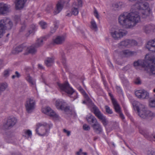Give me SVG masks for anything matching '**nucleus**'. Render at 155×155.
I'll use <instances>...</instances> for the list:
<instances>
[{"label":"nucleus","instance_id":"17","mask_svg":"<svg viewBox=\"0 0 155 155\" xmlns=\"http://www.w3.org/2000/svg\"><path fill=\"white\" fill-rule=\"evenodd\" d=\"M94 131L97 134H100L102 132V129L101 125L99 123L97 120L91 125Z\"/></svg>","mask_w":155,"mask_h":155},{"label":"nucleus","instance_id":"2","mask_svg":"<svg viewBox=\"0 0 155 155\" xmlns=\"http://www.w3.org/2000/svg\"><path fill=\"white\" fill-rule=\"evenodd\" d=\"M147 0L139 1L138 3H136L133 6L134 9L133 12H137L139 15V13L142 14L143 17L145 18L150 14V10L148 9L149 6V4L145 2Z\"/></svg>","mask_w":155,"mask_h":155},{"label":"nucleus","instance_id":"14","mask_svg":"<svg viewBox=\"0 0 155 155\" xmlns=\"http://www.w3.org/2000/svg\"><path fill=\"white\" fill-rule=\"evenodd\" d=\"M68 97L71 98V101H73L78 97L77 93L73 88L70 87L68 84Z\"/></svg>","mask_w":155,"mask_h":155},{"label":"nucleus","instance_id":"54","mask_svg":"<svg viewBox=\"0 0 155 155\" xmlns=\"http://www.w3.org/2000/svg\"><path fill=\"white\" fill-rule=\"evenodd\" d=\"M119 114V116L122 119V120L124 121V120L125 119V117L123 115V114H122V113L121 112V111L120 112L118 113Z\"/></svg>","mask_w":155,"mask_h":155},{"label":"nucleus","instance_id":"60","mask_svg":"<svg viewBox=\"0 0 155 155\" xmlns=\"http://www.w3.org/2000/svg\"><path fill=\"white\" fill-rule=\"evenodd\" d=\"M15 74L16 77L17 78H19L20 77V75L18 71H16L15 72Z\"/></svg>","mask_w":155,"mask_h":155},{"label":"nucleus","instance_id":"56","mask_svg":"<svg viewBox=\"0 0 155 155\" xmlns=\"http://www.w3.org/2000/svg\"><path fill=\"white\" fill-rule=\"evenodd\" d=\"M82 150L81 149H80L76 153V155H81L82 153Z\"/></svg>","mask_w":155,"mask_h":155},{"label":"nucleus","instance_id":"50","mask_svg":"<svg viewBox=\"0 0 155 155\" xmlns=\"http://www.w3.org/2000/svg\"><path fill=\"white\" fill-rule=\"evenodd\" d=\"M78 3H77V5L78 7H82V0H77Z\"/></svg>","mask_w":155,"mask_h":155},{"label":"nucleus","instance_id":"30","mask_svg":"<svg viewBox=\"0 0 155 155\" xmlns=\"http://www.w3.org/2000/svg\"><path fill=\"white\" fill-rule=\"evenodd\" d=\"M143 30L146 33H149L151 30L153 29V27L150 25H146L143 27Z\"/></svg>","mask_w":155,"mask_h":155},{"label":"nucleus","instance_id":"51","mask_svg":"<svg viewBox=\"0 0 155 155\" xmlns=\"http://www.w3.org/2000/svg\"><path fill=\"white\" fill-rule=\"evenodd\" d=\"M78 31L82 34V35L84 38H86V37L85 35V33L84 31L81 29L79 28L78 29Z\"/></svg>","mask_w":155,"mask_h":155},{"label":"nucleus","instance_id":"13","mask_svg":"<svg viewBox=\"0 0 155 155\" xmlns=\"http://www.w3.org/2000/svg\"><path fill=\"white\" fill-rule=\"evenodd\" d=\"M67 3L64 0L59 1L57 4L56 9L54 12V14L55 15L59 13L61 11L65 4Z\"/></svg>","mask_w":155,"mask_h":155},{"label":"nucleus","instance_id":"40","mask_svg":"<svg viewBox=\"0 0 155 155\" xmlns=\"http://www.w3.org/2000/svg\"><path fill=\"white\" fill-rule=\"evenodd\" d=\"M23 131L24 134L23 135L24 136L26 137V135H27L28 137H30L32 135L31 132L30 130H25Z\"/></svg>","mask_w":155,"mask_h":155},{"label":"nucleus","instance_id":"28","mask_svg":"<svg viewBox=\"0 0 155 155\" xmlns=\"http://www.w3.org/2000/svg\"><path fill=\"white\" fill-rule=\"evenodd\" d=\"M92 104V111L94 113L95 116L97 117L102 113L96 105H94L93 104Z\"/></svg>","mask_w":155,"mask_h":155},{"label":"nucleus","instance_id":"37","mask_svg":"<svg viewBox=\"0 0 155 155\" xmlns=\"http://www.w3.org/2000/svg\"><path fill=\"white\" fill-rule=\"evenodd\" d=\"M66 62L67 59L65 58V55H63L62 56V63L66 71H67V66L66 64Z\"/></svg>","mask_w":155,"mask_h":155},{"label":"nucleus","instance_id":"11","mask_svg":"<svg viewBox=\"0 0 155 155\" xmlns=\"http://www.w3.org/2000/svg\"><path fill=\"white\" fill-rule=\"evenodd\" d=\"M0 22L2 24L3 26L6 29H10L13 27V24L12 21L8 18H5L0 20Z\"/></svg>","mask_w":155,"mask_h":155},{"label":"nucleus","instance_id":"26","mask_svg":"<svg viewBox=\"0 0 155 155\" xmlns=\"http://www.w3.org/2000/svg\"><path fill=\"white\" fill-rule=\"evenodd\" d=\"M97 117L101 122L104 127H106L108 124V121L106 118V117L103 114H102Z\"/></svg>","mask_w":155,"mask_h":155},{"label":"nucleus","instance_id":"1","mask_svg":"<svg viewBox=\"0 0 155 155\" xmlns=\"http://www.w3.org/2000/svg\"><path fill=\"white\" fill-rule=\"evenodd\" d=\"M118 21L123 28H132L140 21V17L137 12H132L129 13H124L118 17Z\"/></svg>","mask_w":155,"mask_h":155},{"label":"nucleus","instance_id":"49","mask_svg":"<svg viewBox=\"0 0 155 155\" xmlns=\"http://www.w3.org/2000/svg\"><path fill=\"white\" fill-rule=\"evenodd\" d=\"M83 127L84 130L88 131L90 130V127L86 124L83 125Z\"/></svg>","mask_w":155,"mask_h":155},{"label":"nucleus","instance_id":"46","mask_svg":"<svg viewBox=\"0 0 155 155\" xmlns=\"http://www.w3.org/2000/svg\"><path fill=\"white\" fill-rule=\"evenodd\" d=\"M106 112L109 114H112L113 112L112 110L110 109V107L107 105H106L105 107Z\"/></svg>","mask_w":155,"mask_h":155},{"label":"nucleus","instance_id":"55","mask_svg":"<svg viewBox=\"0 0 155 155\" xmlns=\"http://www.w3.org/2000/svg\"><path fill=\"white\" fill-rule=\"evenodd\" d=\"M94 15L97 18H99V15L96 9L94 11Z\"/></svg>","mask_w":155,"mask_h":155},{"label":"nucleus","instance_id":"57","mask_svg":"<svg viewBox=\"0 0 155 155\" xmlns=\"http://www.w3.org/2000/svg\"><path fill=\"white\" fill-rule=\"evenodd\" d=\"M33 34L32 31H31V30H29L28 31V32H27L26 33V34H25V36L26 37H28L29 36V35H30V34Z\"/></svg>","mask_w":155,"mask_h":155},{"label":"nucleus","instance_id":"29","mask_svg":"<svg viewBox=\"0 0 155 155\" xmlns=\"http://www.w3.org/2000/svg\"><path fill=\"white\" fill-rule=\"evenodd\" d=\"M112 102L116 112L118 113L121 111V109L119 104L114 99H112Z\"/></svg>","mask_w":155,"mask_h":155},{"label":"nucleus","instance_id":"31","mask_svg":"<svg viewBox=\"0 0 155 155\" xmlns=\"http://www.w3.org/2000/svg\"><path fill=\"white\" fill-rule=\"evenodd\" d=\"M54 59L53 58H48L45 61V63L47 67L51 66L53 63Z\"/></svg>","mask_w":155,"mask_h":155},{"label":"nucleus","instance_id":"32","mask_svg":"<svg viewBox=\"0 0 155 155\" xmlns=\"http://www.w3.org/2000/svg\"><path fill=\"white\" fill-rule=\"evenodd\" d=\"M26 79L31 86H34L35 84V80L31 77L29 75H27L26 77Z\"/></svg>","mask_w":155,"mask_h":155},{"label":"nucleus","instance_id":"39","mask_svg":"<svg viewBox=\"0 0 155 155\" xmlns=\"http://www.w3.org/2000/svg\"><path fill=\"white\" fill-rule=\"evenodd\" d=\"M11 71L9 69L5 70L3 73V76L4 77L6 78L8 77L10 74V72Z\"/></svg>","mask_w":155,"mask_h":155},{"label":"nucleus","instance_id":"58","mask_svg":"<svg viewBox=\"0 0 155 155\" xmlns=\"http://www.w3.org/2000/svg\"><path fill=\"white\" fill-rule=\"evenodd\" d=\"M130 68V65H127V66H125V67H124L123 70V71H127V70H128Z\"/></svg>","mask_w":155,"mask_h":155},{"label":"nucleus","instance_id":"52","mask_svg":"<svg viewBox=\"0 0 155 155\" xmlns=\"http://www.w3.org/2000/svg\"><path fill=\"white\" fill-rule=\"evenodd\" d=\"M14 20L17 23L20 20V16L19 15H15L14 17Z\"/></svg>","mask_w":155,"mask_h":155},{"label":"nucleus","instance_id":"25","mask_svg":"<svg viewBox=\"0 0 155 155\" xmlns=\"http://www.w3.org/2000/svg\"><path fill=\"white\" fill-rule=\"evenodd\" d=\"M131 42L133 43L134 45H136L137 42L136 41L134 40H126L121 42L119 45L120 46L126 47L130 44Z\"/></svg>","mask_w":155,"mask_h":155},{"label":"nucleus","instance_id":"9","mask_svg":"<svg viewBox=\"0 0 155 155\" xmlns=\"http://www.w3.org/2000/svg\"><path fill=\"white\" fill-rule=\"evenodd\" d=\"M55 105L57 109L66 112L68 110L67 103L62 99H58L56 101Z\"/></svg>","mask_w":155,"mask_h":155},{"label":"nucleus","instance_id":"8","mask_svg":"<svg viewBox=\"0 0 155 155\" xmlns=\"http://www.w3.org/2000/svg\"><path fill=\"white\" fill-rule=\"evenodd\" d=\"M35 104V101L33 98L27 99L25 106L27 111L28 113H31L34 109Z\"/></svg>","mask_w":155,"mask_h":155},{"label":"nucleus","instance_id":"36","mask_svg":"<svg viewBox=\"0 0 155 155\" xmlns=\"http://www.w3.org/2000/svg\"><path fill=\"white\" fill-rule=\"evenodd\" d=\"M6 29L3 26L2 24L0 22V37L1 38L5 33V30Z\"/></svg>","mask_w":155,"mask_h":155},{"label":"nucleus","instance_id":"64","mask_svg":"<svg viewBox=\"0 0 155 155\" xmlns=\"http://www.w3.org/2000/svg\"><path fill=\"white\" fill-rule=\"evenodd\" d=\"M63 131L64 132L67 134V135H68V130L65 129H64L63 130Z\"/></svg>","mask_w":155,"mask_h":155},{"label":"nucleus","instance_id":"20","mask_svg":"<svg viewBox=\"0 0 155 155\" xmlns=\"http://www.w3.org/2000/svg\"><path fill=\"white\" fill-rule=\"evenodd\" d=\"M146 47L150 51L155 52V39L149 41Z\"/></svg>","mask_w":155,"mask_h":155},{"label":"nucleus","instance_id":"47","mask_svg":"<svg viewBox=\"0 0 155 155\" xmlns=\"http://www.w3.org/2000/svg\"><path fill=\"white\" fill-rule=\"evenodd\" d=\"M149 106L150 107H155V99H151L149 100Z\"/></svg>","mask_w":155,"mask_h":155},{"label":"nucleus","instance_id":"41","mask_svg":"<svg viewBox=\"0 0 155 155\" xmlns=\"http://www.w3.org/2000/svg\"><path fill=\"white\" fill-rule=\"evenodd\" d=\"M39 24L42 29H45L47 27V24L46 23L43 21H40Z\"/></svg>","mask_w":155,"mask_h":155},{"label":"nucleus","instance_id":"16","mask_svg":"<svg viewBox=\"0 0 155 155\" xmlns=\"http://www.w3.org/2000/svg\"><path fill=\"white\" fill-rule=\"evenodd\" d=\"M10 7L9 5L3 3H0V14H5L8 12Z\"/></svg>","mask_w":155,"mask_h":155},{"label":"nucleus","instance_id":"62","mask_svg":"<svg viewBox=\"0 0 155 155\" xmlns=\"http://www.w3.org/2000/svg\"><path fill=\"white\" fill-rule=\"evenodd\" d=\"M74 48V46L71 45H70L69 47H68V50H71Z\"/></svg>","mask_w":155,"mask_h":155},{"label":"nucleus","instance_id":"12","mask_svg":"<svg viewBox=\"0 0 155 155\" xmlns=\"http://www.w3.org/2000/svg\"><path fill=\"white\" fill-rule=\"evenodd\" d=\"M42 111L43 113L50 117L56 118L58 117V115L49 107H47L42 108Z\"/></svg>","mask_w":155,"mask_h":155},{"label":"nucleus","instance_id":"43","mask_svg":"<svg viewBox=\"0 0 155 155\" xmlns=\"http://www.w3.org/2000/svg\"><path fill=\"white\" fill-rule=\"evenodd\" d=\"M37 27L36 25L34 24L31 25L30 27V29L29 30H31V31H32L33 34V35L35 31L37 30Z\"/></svg>","mask_w":155,"mask_h":155},{"label":"nucleus","instance_id":"42","mask_svg":"<svg viewBox=\"0 0 155 155\" xmlns=\"http://www.w3.org/2000/svg\"><path fill=\"white\" fill-rule=\"evenodd\" d=\"M82 94L84 95V97L85 98V99H86V100L89 101H90V99L88 97L87 95V94L85 91L84 89H83L82 90V91H80Z\"/></svg>","mask_w":155,"mask_h":155},{"label":"nucleus","instance_id":"10","mask_svg":"<svg viewBox=\"0 0 155 155\" xmlns=\"http://www.w3.org/2000/svg\"><path fill=\"white\" fill-rule=\"evenodd\" d=\"M135 94L136 96L140 99H147L149 97V93L144 90L137 91Z\"/></svg>","mask_w":155,"mask_h":155},{"label":"nucleus","instance_id":"63","mask_svg":"<svg viewBox=\"0 0 155 155\" xmlns=\"http://www.w3.org/2000/svg\"><path fill=\"white\" fill-rule=\"evenodd\" d=\"M148 155H155V153L153 151H151Z\"/></svg>","mask_w":155,"mask_h":155},{"label":"nucleus","instance_id":"61","mask_svg":"<svg viewBox=\"0 0 155 155\" xmlns=\"http://www.w3.org/2000/svg\"><path fill=\"white\" fill-rule=\"evenodd\" d=\"M116 89L118 91H119V92H121L122 91H121V88H120V87L117 86Z\"/></svg>","mask_w":155,"mask_h":155},{"label":"nucleus","instance_id":"34","mask_svg":"<svg viewBox=\"0 0 155 155\" xmlns=\"http://www.w3.org/2000/svg\"><path fill=\"white\" fill-rule=\"evenodd\" d=\"M123 53L125 57H128L133 55L136 52L128 50H125L123 51Z\"/></svg>","mask_w":155,"mask_h":155},{"label":"nucleus","instance_id":"53","mask_svg":"<svg viewBox=\"0 0 155 155\" xmlns=\"http://www.w3.org/2000/svg\"><path fill=\"white\" fill-rule=\"evenodd\" d=\"M135 83L137 84H141V81L139 78H137L135 81Z\"/></svg>","mask_w":155,"mask_h":155},{"label":"nucleus","instance_id":"24","mask_svg":"<svg viewBox=\"0 0 155 155\" xmlns=\"http://www.w3.org/2000/svg\"><path fill=\"white\" fill-rule=\"evenodd\" d=\"M65 38L64 36H57L55 39H53V43L55 44H62L64 41Z\"/></svg>","mask_w":155,"mask_h":155},{"label":"nucleus","instance_id":"23","mask_svg":"<svg viewBox=\"0 0 155 155\" xmlns=\"http://www.w3.org/2000/svg\"><path fill=\"white\" fill-rule=\"evenodd\" d=\"M51 35V34L50 35L49 34L45 37H41L40 38L38 39L36 43L34 45L37 48L42 46L43 45V41L44 39L46 38V37H48Z\"/></svg>","mask_w":155,"mask_h":155},{"label":"nucleus","instance_id":"33","mask_svg":"<svg viewBox=\"0 0 155 155\" xmlns=\"http://www.w3.org/2000/svg\"><path fill=\"white\" fill-rule=\"evenodd\" d=\"M8 87V84L6 83H0V95Z\"/></svg>","mask_w":155,"mask_h":155},{"label":"nucleus","instance_id":"7","mask_svg":"<svg viewBox=\"0 0 155 155\" xmlns=\"http://www.w3.org/2000/svg\"><path fill=\"white\" fill-rule=\"evenodd\" d=\"M127 33V31L120 29L111 32V35L114 38L115 40H117L125 35Z\"/></svg>","mask_w":155,"mask_h":155},{"label":"nucleus","instance_id":"15","mask_svg":"<svg viewBox=\"0 0 155 155\" xmlns=\"http://www.w3.org/2000/svg\"><path fill=\"white\" fill-rule=\"evenodd\" d=\"M57 84L60 91L63 94V93L68 94V82L67 81H65L63 84L58 83Z\"/></svg>","mask_w":155,"mask_h":155},{"label":"nucleus","instance_id":"19","mask_svg":"<svg viewBox=\"0 0 155 155\" xmlns=\"http://www.w3.org/2000/svg\"><path fill=\"white\" fill-rule=\"evenodd\" d=\"M37 48L34 45H32L29 47H27V48L25 50L27 51V52H25L24 54L25 55H27L29 53L32 54H35L37 52Z\"/></svg>","mask_w":155,"mask_h":155},{"label":"nucleus","instance_id":"22","mask_svg":"<svg viewBox=\"0 0 155 155\" xmlns=\"http://www.w3.org/2000/svg\"><path fill=\"white\" fill-rule=\"evenodd\" d=\"M26 1V0H16L15 7L17 9L22 8Z\"/></svg>","mask_w":155,"mask_h":155},{"label":"nucleus","instance_id":"4","mask_svg":"<svg viewBox=\"0 0 155 155\" xmlns=\"http://www.w3.org/2000/svg\"><path fill=\"white\" fill-rule=\"evenodd\" d=\"M147 55H146L145 57V59L144 60H138L137 61H135L134 63V65L135 67L141 66L142 67L145 68L146 71L149 73L151 74H154L155 73V70L154 68H151L148 66L149 65L147 63Z\"/></svg>","mask_w":155,"mask_h":155},{"label":"nucleus","instance_id":"35","mask_svg":"<svg viewBox=\"0 0 155 155\" xmlns=\"http://www.w3.org/2000/svg\"><path fill=\"white\" fill-rule=\"evenodd\" d=\"M122 5L121 2H115L113 4L112 6L115 10H117L121 8Z\"/></svg>","mask_w":155,"mask_h":155},{"label":"nucleus","instance_id":"44","mask_svg":"<svg viewBox=\"0 0 155 155\" xmlns=\"http://www.w3.org/2000/svg\"><path fill=\"white\" fill-rule=\"evenodd\" d=\"M91 28H92L96 30L97 29V26L96 22L94 20H92L91 22Z\"/></svg>","mask_w":155,"mask_h":155},{"label":"nucleus","instance_id":"3","mask_svg":"<svg viewBox=\"0 0 155 155\" xmlns=\"http://www.w3.org/2000/svg\"><path fill=\"white\" fill-rule=\"evenodd\" d=\"M133 106L134 110L137 111L138 115L141 118L147 119L148 117L153 116V112L150 110H147L145 106L140 102L134 101L133 103Z\"/></svg>","mask_w":155,"mask_h":155},{"label":"nucleus","instance_id":"5","mask_svg":"<svg viewBox=\"0 0 155 155\" xmlns=\"http://www.w3.org/2000/svg\"><path fill=\"white\" fill-rule=\"evenodd\" d=\"M37 126L36 132L39 135L44 136L46 135V133L48 132L47 128L50 129V126L46 123L38 124Z\"/></svg>","mask_w":155,"mask_h":155},{"label":"nucleus","instance_id":"18","mask_svg":"<svg viewBox=\"0 0 155 155\" xmlns=\"http://www.w3.org/2000/svg\"><path fill=\"white\" fill-rule=\"evenodd\" d=\"M72 8L71 10V14H70L68 13V16H71L72 15L75 16L78 15L79 13L78 8L79 7H77V2H74L72 5Z\"/></svg>","mask_w":155,"mask_h":155},{"label":"nucleus","instance_id":"21","mask_svg":"<svg viewBox=\"0 0 155 155\" xmlns=\"http://www.w3.org/2000/svg\"><path fill=\"white\" fill-rule=\"evenodd\" d=\"M27 48V46L25 44H23L17 46L15 48L13 53L15 54L18 53L22 51H25Z\"/></svg>","mask_w":155,"mask_h":155},{"label":"nucleus","instance_id":"59","mask_svg":"<svg viewBox=\"0 0 155 155\" xmlns=\"http://www.w3.org/2000/svg\"><path fill=\"white\" fill-rule=\"evenodd\" d=\"M10 155H22L21 153H12Z\"/></svg>","mask_w":155,"mask_h":155},{"label":"nucleus","instance_id":"27","mask_svg":"<svg viewBox=\"0 0 155 155\" xmlns=\"http://www.w3.org/2000/svg\"><path fill=\"white\" fill-rule=\"evenodd\" d=\"M86 119L88 122L90 124L94 123L96 122V120H97L94 116L90 114L86 116Z\"/></svg>","mask_w":155,"mask_h":155},{"label":"nucleus","instance_id":"45","mask_svg":"<svg viewBox=\"0 0 155 155\" xmlns=\"http://www.w3.org/2000/svg\"><path fill=\"white\" fill-rule=\"evenodd\" d=\"M69 114L73 117H75L76 116V114L74 111L68 108V114Z\"/></svg>","mask_w":155,"mask_h":155},{"label":"nucleus","instance_id":"38","mask_svg":"<svg viewBox=\"0 0 155 155\" xmlns=\"http://www.w3.org/2000/svg\"><path fill=\"white\" fill-rule=\"evenodd\" d=\"M58 23H57L55 24L54 25V27L51 28L50 33L51 34L54 33L57 29L58 28Z\"/></svg>","mask_w":155,"mask_h":155},{"label":"nucleus","instance_id":"6","mask_svg":"<svg viewBox=\"0 0 155 155\" xmlns=\"http://www.w3.org/2000/svg\"><path fill=\"white\" fill-rule=\"evenodd\" d=\"M16 122L15 118L10 117L7 118L6 122L3 124L2 129L4 130L10 129L15 125Z\"/></svg>","mask_w":155,"mask_h":155},{"label":"nucleus","instance_id":"48","mask_svg":"<svg viewBox=\"0 0 155 155\" xmlns=\"http://www.w3.org/2000/svg\"><path fill=\"white\" fill-rule=\"evenodd\" d=\"M26 27V25L25 24H23L21 25L20 29L19 30V32L20 33H22L25 30Z\"/></svg>","mask_w":155,"mask_h":155}]
</instances>
